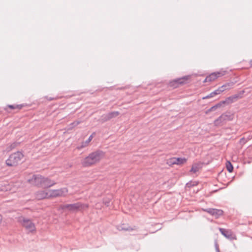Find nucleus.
<instances>
[{
  "label": "nucleus",
  "mask_w": 252,
  "mask_h": 252,
  "mask_svg": "<svg viewBox=\"0 0 252 252\" xmlns=\"http://www.w3.org/2000/svg\"><path fill=\"white\" fill-rule=\"evenodd\" d=\"M103 156L104 153L102 151H96L90 154L88 157L84 158L81 162L82 165L84 167L90 166L99 161Z\"/></svg>",
  "instance_id": "f257e3e1"
},
{
  "label": "nucleus",
  "mask_w": 252,
  "mask_h": 252,
  "mask_svg": "<svg viewBox=\"0 0 252 252\" xmlns=\"http://www.w3.org/2000/svg\"><path fill=\"white\" fill-rule=\"evenodd\" d=\"M24 155L20 152H17L11 154L6 160V164L8 166H15L21 162Z\"/></svg>",
  "instance_id": "f03ea898"
},
{
  "label": "nucleus",
  "mask_w": 252,
  "mask_h": 252,
  "mask_svg": "<svg viewBox=\"0 0 252 252\" xmlns=\"http://www.w3.org/2000/svg\"><path fill=\"white\" fill-rule=\"evenodd\" d=\"M63 209H67L71 212H75L82 209L88 208V204H83L81 202H77L73 204H64L62 206Z\"/></svg>",
  "instance_id": "7ed1b4c3"
},
{
  "label": "nucleus",
  "mask_w": 252,
  "mask_h": 252,
  "mask_svg": "<svg viewBox=\"0 0 252 252\" xmlns=\"http://www.w3.org/2000/svg\"><path fill=\"white\" fill-rule=\"evenodd\" d=\"M233 119V115L229 112H226L221 115L214 121L215 126H219L225 123L227 121H230Z\"/></svg>",
  "instance_id": "20e7f679"
},
{
  "label": "nucleus",
  "mask_w": 252,
  "mask_h": 252,
  "mask_svg": "<svg viewBox=\"0 0 252 252\" xmlns=\"http://www.w3.org/2000/svg\"><path fill=\"white\" fill-rule=\"evenodd\" d=\"M19 221L29 232H32L35 230V225L31 220L22 217L20 219Z\"/></svg>",
  "instance_id": "39448f33"
},
{
  "label": "nucleus",
  "mask_w": 252,
  "mask_h": 252,
  "mask_svg": "<svg viewBox=\"0 0 252 252\" xmlns=\"http://www.w3.org/2000/svg\"><path fill=\"white\" fill-rule=\"evenodd\" d=\"M50 197H56L64 195L67 192L66 188H62L58 189H51L49 190Z\"/></svg>",
  "instance_id": "423d86ee"
},
{
  "label": "nucleus",
  "mask_w": 252,
  "mask_h": 252,
  "mask_svg": "<svg viewBox=\"0 0 252 252\" xmlns=\"http://www.w3.org/2000/svg\"><path fill=\"white\" fill-rule=\"evenodd\" d=\"M42 178L40 175H34L31 179L28 180V182L32 185L41 188Z\"/></svg>",
  "instance_id": "0eeeda50"
},
{
  "label": "nucleus",
  "mask_w": 252,
  "mask_h": 252,
  "mask_svg": "<svg viewBox=\"0 0 252 252\" xmlns=\"http://www.w3.org/2000/svg\"><path fill=\"white\" fill-rule=\"evenodd\" d=\"M219 230L222 235L226 238L230 240H236V237L235 235L230 229H225L222 228H219Z\"/></svg>",
  "instance_id": "6e6552de"
},
{
  "label": "nucleus",
  "mask_w": 252,
  "mask_h": 252,
  "mask_svg": "<svg viewBox=\"0 0 252 252\" xmlns=\"http://www.w3.org/2000/svg\"><path fill=\"white\" fill-rule=\"evenodd\" d=\"M203 211L214 216L216 219H218L222 216L223 212L222 210L214 208H207L203 209Z\"/></svg>",
  "instance_id": "1a4fd4ad"
},
{
  "label": "nucleus",
  "mask_w": 252,
  "mask_h": 252,
  "mask_svg": "<svg viewBox=\"0 0 252 252\" xmlns=\"http://www.w3.org/2000/svg\"><path fill=\"white\" fill-rule=\"evenodd\" d=\"M225 71H218L213 72L207 76L205 79L204 82H211L215 80L216 78L224 75Z\"/></svg>",
  "instance_id": "9d476101"
},
{
  "label": "nucleus",
  "mask_w": 252,
  "mask_h": 252,
  "mask_svg": "<svg viewBox=\"0 0 252 252\" xmlns=\"http://www.w3.org/2000/svg\"><path fill=\"white\" fill-rule=\"evenodd\" d=\"M120 113L118 111H113L104 114L101 116L100 120L102 123L107 122L111 119L116 117L119 115Z\"/></svg>",
  "instance_id": "9b49d317"
},
{
  "label": "nucleus",
  "mask_w": 252,
  "mask_h": 252,
  "mask_svg": "<svg viewBox=\"0 0 252 252\" xmlns=\"http://www.w3.org/2000/svg\"><path fill=\"white\" fill-rule=\"evenodd\" d=\"M56 184V182L50 179L43 177L41 188H48Z\"/></svg>",
  "instance_id": "f8f14e48"
},
{
  "label": "nucleus",
  "mask_w": 252,
  "mask_h": 252,
  "mask_svg": "<svg viewBox=\"0 0 252 252\" xmlns=\"http://www.w3.org/2000/svg\"><path fill=\"white\" fill-rule=\"evenodd\" d=\"M232 86V83H226L221 86V87H219L218 89L216 90L215 91H213L214 94H215V95L219 94L223 91L229 89Z\"/></svg>",
  "instance_id": "ddd939ff"
},
{
  "label": "nucleus",
  "mask_w": 252,
  "mask_h": 252,
  "mask_svg": "<svg viewBox=\"0 0 252 252\" xmlns=\"http://www.w3.org/2000/svg\"><path fill=\"white\" fill-rule=\"evenodd\" d=\"M49 191L46 192L44 190L37 191L35 193V197L38 200H41L46 198H50Z\"/></svg>",
  "instance_id": "4468645a"
},
{
  "label": "nucleus",
  "mask_w": 252,
  "mask_h": 252,
  "mask_svg": "<svg viewBox=\"0 0 252 252\" xmlns=\"http://www.w3.org/2000/svg\"><path fill=\"white\" fill-rule=\"evenodd\" d=\"M188 78H189V76H184L183 77L179 78L178 79L175 80L173 82L170 83V85L173 86L174 85L173 84V83H175V84H177V85H176L174 87H175V88L177 87L178 85L183 84L185 83L186 81L188 79Z\"/></svg>",
  "instance_id": "2eb2a0df"
},
{
  "label": "nucleus",
  "mask_w": 252,
  "mask_h": 252,
  "mask_svg": "<svg viewBox=\"0 0 252 252\" xmlns=\"http://www.w3.org/2000/svg\"><path fill=\"white\" fill-rule=\"evenodd\" d=\"M239 97L238 94H235L232 96H230L227 97L225 100L221 102V103L224 104L225 103H227V104H230L234 102Z\"/></svg>",
  "instance_id": "dca6fc26"
},
{
  "label": "nucleus",
  "mask_w": 252,
  "mask_h": 252,
  "mask_svg": "<svg viewBox=\"0 0 252 252\" xmlns=\"http://www.w3.org/2000/svg\"><path fill=\"white\" fill-rule=\"evenodd\" d=\"M117 229L119 231H132L134 230V228H132L128 225L125 224H122L121 225L118 226Z\"/></svg>",
  "instance_id": "f3484780"
},
{
  "label": "nucleus",
  "mask_w": 252,
  "mask_h": 252,
  "mask_svg": "<svg viewBox=\"0 0 252 252\" xmlns=\"http://www.w3.org/2000/svg\"><path fill=\"white\" fill-rule=\"evenodd\" d=\"M201 166L199 163H195L192 165L190 170V172H192L193 173H195L199 170Z\"/></svg>",
  "instance_id": "a211bd4d"
},
{
  "label": "nucleus",
  "mask_w": 252,
  "mask_h": 252,
  "mask_svg": "<svg viewBox=\"0 0 252 252\" xmlns=\"http://www.w3.org/2000/svg\"><path fill=\"white\" fill-rule=\"evenodd\" d=\"M93 139V134L91 135L88 138V139L85 142H83L82 143V144L81 145L78 147V149H81L86 146H87L88 144L90 142V141L92 140Z\"/></svg>",
  "instance_id": "6ab92c4d"
},
{
  "label": "nucleus",
  "mask_w": 252,
  "mask_h": 252,
  "mask_svg": "<svg viewBox=\"0 0 252 252\" xmlns=\"http://www.w3.org/2000/svg\"><path fill=\"white\" fill-rule=\"evenodd\" d=\"M176 164L181 165L187 161V159L185 158H176Z\"/></svg>",
  "instance_id": "aec40b11"
},
{
  "label": "nucleus",
  "mask_w": 252,
  "mask_h": 252,
  "mask_svg": "<svg viewBox=\"0 0 252 252\" xmlns=\"http://www.w3.org/2000/svg\"><path fill=\"white\" fill-rule=\"evenodd\" d=\"M226 167L227 168V170L229 172H232L233 170V167L232 164L230 161H227L226 163Z\"/></svg>",
  "instance_id": "412c9836"
},
{
  "label": "nucleus",
  "mask_w": 252,
  "mask_h": 252,
  "mask_svg": "<svg viewBox=\"0 0 252 252\" xmlns=\"http://www.w3.org/2000/svg\"><path fill=\"white\" fill-rule=\"evenodd\" d=\"M111 196L106 197L103 198V203L106 206H109V205H110V203L111 202Z\"/></svg>",
  "instance_id": "4be33fe9"
},
{
  "label": "nucleus",
  "mask_w": 252,
  "mask_h": 252,
  "mask_svg": "<svg viewBox=\"0 0 252 252\" xmlns=\"http://www.w3.org/2000/svg\"><path fill=\"white\" fill-rule=\"evenodd\" d=\"M176 158H170L168 161L167 162V163L169 165H173V164H176Z\"/></svg>",
  "instance_id": "5701e85b"
},
{
  "label": "nucleus",
  "mask_w": 252,
  "mask_h": 252,
  "mask_svg": "<svg viewBox=\"0 0 252 252\" xmlns=\"http://www.w3.org/2000/svg\"><path fill=\"white\" fill-rule=\"evenodd\" d=\"M221 103H219L218 104H217V105L212 107L209 110L210 111H215L216 110V109L218 108V107H220L221 106Z\"/></svg>",
  "instance_id": "b1692460"
},
{
  "label": "nucleus",
  "mask_w": 252,
  "mask_h": 252,
  "mask_svg": "<svg viewBox=\"0 0 252 252\" xmlns=\"http://www.w3.org/2000/svg\"><path fill=\"white\" fill-rule=\"evenodd\" d=\"M79 123H80V122H78V121H76V122H74L73 123H72L71 124V125H73V126H76L78 125Z\"/></svg>",
  "instance_id": "393cba45"
},
{
  "label": "nucleus",
  "mask_w": 252,
  "mask_h": 252,
  "mask_svg": "<svg viewBox=\"0 0 252 252\" xmlns=\"http://www.w3.org/2000/svg\"><path fill=\"white\" fill-rule=\"evenodd\" d=\"M211 98V97L210 96V94H208V95H206V96L203 97V99H207V98Z\"/></svg>",
  "instance_id": "a878e982"
},
{
  "label": "nucleus",
  "mask_w": 252,
  "mask_h": 252,
  "mask_svg": "<svg viewBox=\"0 0 252 252\" xmlns=\"http://www.w3.org/2000/svg\"><path fill=\"white\" fill-rule=\"evenodd\" d=\"M210 96H211V97H214V96H215V94H214V92H212L211 93H210Z\"/></svg>",
  "instance_id": "bb28decb"
},
{
  "label": "nucleus",
  "mask_w": 252,
  "mask_h": 252,
  "mask_svg": "<svg viewBox=\"0 0 252 252\" xmlns=\"http://www.w3.org/2000/svg\"><path fill=\"white\" fill-rule=\"evenodd\" d=\"M8 107L11 109L15 108V107L13 105H8Z\"/></svg>",
  "instance_id": "cd10ccee"
},
{
  "label": "nucleus",
  "mask_w": 252,
  "mask_h": 252,
  "mask_svg": "<svg viewBox=\"0 0 252 252\" xmlns=\"http://www.w3.org/2000/svg\"><path fill=\"white\" fill-rule=\"evenodd\" d=\"M216 248L217 252H220L219 249V247H218L217 244L216 245Z\"/></svg>",
  "instance_id": "c85d7f7f"
},
{
  "label": "nucleus",
  "mask_w": 252,
  "mask_h": 252,
  "mask_svg": "<svg viewBox=\"0 0 252 252\" xmlns=\"http://www.w3.org/2000/svg\"><path fill=\"white\" fill-rule=\"evenodd\" d=\"M15 146V143H13L12 145H11V148H14Z\"/></svg>",
  "instance_id": "c756f323"
},
{
  "label": "nucleus",
  "mask_w": 252,
  "mask_h": 252,
  "mask_svg": "<svg viewBox=\"0 0 252 252\" xmlns=\"http://www.w3.org/2000/svg\"><path fill=\"white\" fill-rule=\"evenodd\" d=\"M1 220H2V217L1 215H0V222H1Z\"/></svg>",
  "instance_id": "7c9ffc66"
},
{
  "label": "nucleus",
  "mask_w": 252,
  "mask_h": 252,
  "mask_svg": "<svg viewBox=\"0 0 252 252\" xmlns=\"http://www.w3.org/2000/svg\"><path fill=\"white\" fill-rule=\"evenodd\" d=\"M251 64L252 65V61H251Z\"/></svg>",
  "instance_id": "2f4dec72"
}]
</instances>
